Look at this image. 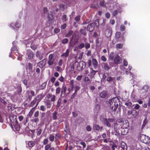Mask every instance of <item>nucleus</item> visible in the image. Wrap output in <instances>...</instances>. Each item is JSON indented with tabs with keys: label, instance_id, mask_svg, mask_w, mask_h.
I'll use <instances>...</instances> for the list:
<instances>
[{
	"label": "nucleus",
	"instance_id": "f257e3e1",
	"mask_svg": "<svg viewBox=\"0 0 150 150\" xmlns=\"http://www.w3.org/2000/svg\"><path fill=\"white\" fill-rule=\"evenodd\" d=\"M107 103L112 111H116L117 109L119 110L120 107V101L117 97H115L108 101Z\"/></svg>",
	"mask_w": 150,
	"mask_h": 150
},
{
	"label": "nucleus",
	"instance_id": "f03ea898",
	"mask_svg": "<svg viewBox=\"0 0 150 150\" xmlns=\"http://www.w3.org/2000/svg\"><path fill=\"white\" fill-rule=\"evenodd\" d=\"M56 56L54 53L50 54L48 57V64L49 66L55 64L56 63Z\"/></svg>",
	"mask_w": 150,
	"mask_h": 150
},
{
	"label": "nucleus",
	"instance_id": "7ed1b4c3",
	"mask_svg": "<svg viewBox=\"0 0 150 150\" xmlns=\"http://www.w3.org/2000/svg\"><path fill=\"white\" fill-rule=\"evenodd\" d=\"M84 42H81L79 43L78 46V47L79 49L81 50L82 48L85 47L86 49L87 50L90 47V45L88 42H86V39L84 40Z\"/></svg>",
	"mask_w": 150,
	"mask_h": 150
},
{
	"label": "nucleus",
	"instance_id": "20e7f679",
	"mask_svg": "<svg viewBox=\"0 0 150 150\" xmlns=\"http://www.w3.org/2000/svg\"><path fill=\"white\" fill-rule=\"evenodd\" d=\"M86 63L83 61H80L78 63L76 67L78 71H81L84 69L86 67Z\"/></svg>",
	"mask_w": 150,
	"mask_h": 150
},
{
	"label": "nucleus",
	"instance_id": "39448f33",
	"mask_svg": "<svg viewBox=\"0 0 150 150\" xmlns=\"http://www.w3.org/2000/svg\"><path fill=\"white\" fill-rule=\"evenodd\" d=\"M119 125L121 126V127L123 129H126L129 126L128 122L127 120H125L122 121L121 120H118Z\"/></svg>",
	"mask_w": 150,
	"mask_h": 150
},
{
	"label": "nucleus",
	"instance_id": "423d86ee",
	"mask_svg": "<svg viewBox=\"0 0 150 150\" xmlns=\"http://www.w3.org/2000/svg\"><path fill=\"white\" fill-rule=\"evenodd\" d=\"M140 140L143 143L147 144L150 142V138L144 134H142L140 136Z\"/></svg>",
	"mask_w": 150,
	"mask_h": 150
},
{
	"label": "nucleus",
	"instance_id": "0eeeda50",
	"mask_svg": "<svg viewBox=\"0 0 150 150\" xmlns=\"http://www.w3.org/2000/svg\"><path fill=\"white\" fill-rule=\"evenodd\" d=\"M113 61L115 64H120L122 62L121 58L117 55L115 56Z\"/></svg>",
	"mask_w": 150,
	"mask_h": 150
},
{
	"label": "nucleus",
	"instance_id": "6e6552de",
	"mask_svg": "<svg viewBox=\"0 0 150 150\" xmlns=\"http://www.w3.org/2000/svg\"><path fill=\"white\" fill-rule=\"evenodd\" d=\"M112 34V32L111 28L107 29L105 31V35L108 38L110 37Z\"/></svg>",
	"mask_w": 150,
	"mask_h": 150
},
{
	"label": "nucleus",
	"instance_id": "1a4fd4ad",
	"mask_svg": "<svg viewBox=\"0 0 150 150\" xmlns=\"http://www.w3.org/2000/svg\"><path fill=\"white\" fill-rule=\"evenodd\" d=\"M94 26L93 23H90L87 26V30L90 32H92L94 29Z\"/></svg>",
	"mask_w": 150,
	"mask_h": 150
},
{
	"label": "nucleus",
	"instance_id": "9d476101",
	"mask_svg": "<svg viewBox=\"0 0 150 150\" xmlns=\"http://www.w3.org/2000/svg\"><path fill=\"white\" fill-rule=\"evenodd\" d=\"M16 42L14 41L12 42L13 47L11 49V52L9 53V56L11 57V54L13 51H14L16 49Z\"/></svg>",
	"mask_w": 150,
	"mask_h": 150
},
{
	"label": "nucleus",
	"instance_id": "9b49d317",
	"mask_svg": "<svg viewBox=\"0 0 150 150\" xmlns=\"http://www.w3.org/2000/svg\"><path fill=\"white\" fill-rule=\"evenodd\" d=\"M92 64L94 69H96L98 66V63L96 59H92Z\"/></svg>",
	"mask_w": 150,
	"mask_h": 150
},
{
	"label": "nucleus",
	"instance_id": "f8f14e48",
	"mask_svg": "<svg viewBox=\"0 0 150 150\" xmlns=\"http://www.w3.org/2000/svg\"><path fill=\"white\" fill-rule=\"evenodd\" d=\"M27 55L29 59H33V53L30 50H27Z\"/></svg>",
	"mask_w": 150,
	"mask_h": 150
},
{
	"label": "nucleus",
	"instance_id": "ddd939ff",
	"mask_svg": "<svg viewBox=\"0 0 150 150\" xmlns=\"http://www.w3.org/2000/svg\"><path fill=\"white\" fill-rule=\"evenodd\" d=\"M102 68L105 71H108L110 69V67L107 63H103L102 64Z\"/></svg>",
	"mask_w": 150,
	"mask_h": 150
},
{
	"label": "nucleus",
	"instance_id": "4468645a",
	"mask_svg": "<svg viewBox=\"0 0 150 150\" xmlns=\"http://www.w3.org/2000/svg\"><path fill=\"white\" fill-rule=\"evenodd\" d=\"M35 56L40 59L41 60L43 57L44 54L43 53L40 52L39 51H37L36 53Z\"/></svg>",
	"mask_w": 150,
	"mask_h": 150
},
{
	"label": "nucleus",
	"instance_id": "2eb2a0df",
	"mask_svg": "<svg viewBox=\"0 0 150 150\" xmlns=\"http://www.w3.org/2000/svg\"><path fill=\"white\" fill-rule=\"evenodd\" d=\"M67 87L66 86H63L61 91V96L62 97L64 96L67 90Z\"/></svg>",
	"mask_w": 150,
	"mask_h": 150
},
{
	"label": "nucleus",
	"instance_id": "dca6fc26",
	"mask_svg": "<svg viewBox=\"0 0 150 150\" xmlns=\"http://www.w3.org/2000/svg\"><path fill=\"white\" fill-rule=\"evenodd\" d=\"M45 105L47 108L50 109L51 107L52 103L51 101L49 100H46L45 101Z\"/></svg>",
	"mask_w": 150,
	"mask_h": 150
},
{
	"label": "nucleus",
	"instance_id": "f3484780",
	"mask_svg": "<svg viewBox=\"0 0 150 150\" xmlns=\"http://www.w3.org/2000/svg\"><path fill=\"white\" fill-rule=\"evenodd\" d=\"M45 61L43 60L38 63V65L39 67L42 68L45 66Z\"/></svg>",
	"mask_w": 150,
	"mask_h": 150
},
{
	"label": "nucleus",
	"instance_id": "a211bd4d",
	"mask_svg": "<svg viewBox=\"0 0 150 150\" xmlns=\"http://www.w3.org/2000/svg\"><path fill=\"white\" fill-rule=\"evenodd\" d=\"M99 5L96 1H94L91 6V8H97L99 7Z\"/></svg>",
	"mask_w": 150,
	"mask_h": 150
},
{
	"label": "nucleus",
	"instance_id": "6ab92c4d",
	"mask_svg": "<svg viewBox=\"0 0 150 150\" xmlns=\"http://www.w3.org/2000/svg\"><path fill=\"white\" fill-rule=\"evenodd\" d=\"M125 105L127 106L129 109H131L132 107L134 105H132V103L129 101H127L125 103Z\"/></svg>",
	"mask_w": 150,
	"mask_h": 150
},
{
	"label": "nucleus",
	"instance_id": "aec40b11",
	"mask_svg": "<svg viewBox=\"0 0 150 150\" xmlns=\"http://www.w3.org/2000/svg\"><path fill=\"white\" fill-rule=\"evenodd\" d=\"M121 147L123 149V150H127V146L126 144L124 142H122L121 143Z\"/></svg>",
	"mask_w": 150,
	"mask_h": 150
},
{
	"label": "nucleus",
	"instance_id": "412c9836",
	"mask_svg": "<svg viewBox=\"0 0 150 150\" xmlns=\"http://www.w3.org/2000/svg\"><path fill=\"white\" fill-rule=\"evenodd\" d=\"M93 127L94 129L98 131L100 129L101 130L103 129L102 127H100L98 125H94L93 126Z\"/></svg>",
	"mask_w": 150,
	"mask_h": 150
},
{
	"label": "nucleus",
	"instance_id": "4be33fe9",
	"mask_svg": "<svg viewBox=\"0 0 150 150\" xmlns=\"http://www.w3.org/2000/svg\"><path fill=\"white\" fill-rule=\"evenodd\" d=\"M90 74L92 76H94L96 74V73L97 72V71L94 70L92 68H90Z\"/></svg>",
	"mask_w": 150,
	"mask_h": 150
},
{
	"label": "nucleus",
	"instance_id": "5701e85b",
	"mask_svg": "<svg viewBox=\"0 0 150 150\" xmlns=\"http://www.w3.org/2000/svg\"><path fill=\"white\" fill-rule=\"evenodd\" d=\"M132 116L134 117H135L138 114L137 111L134 109L132 110Z\"/></svg>",
	"mask_w": 150,
	"mask_h": 150
},
{
	"label": "nucleus",
	"instance_id": "b1692460",
	"mask_svg": "<svg viewBox=\"0 0 150 150\" xmlns=\"http://www.w3.org/2000/svg\"><path fill=\"white\" fill-rule=\"evenodd\" d=\"M69 50L68 49H67L66 52L65 53H63L61 56L67 57L69 56Z\"/></svg>",
	"mask_w": 150,
	"mask_h": 150
},
{
	"label": "nucleus",
	"instance_id": "393cba45",
	"mask_svg": "<svg viewBox=\"0 0 150 150\" xmlns=\"http://www.w3.org/2000/svg\"><path fill=\"white\" fill-rule=\"evenodd\" d=\"M14 127L17 131H19V130L20 127L18 121L16 120V124L14 126Z\"/></svg>",
	"mask_w": 150,
	"mask_h": 150
},
{
	"label": "nucleus",
	"instance_id": "a878e982",
	"mask_svg": "<svg viewBox=\"0 0 150 150\" xmlns=\"http://www.w3.org/2000/svg\"><path fill=\"white\" fill-rule=\"evenodd\" d=\"M106 91H103L102 92H101L100 94V97L102 98H105V96H106Z\"/></svg>",
	"mask_w": 150,
	"mask_h": 150
},
{
	"label": "nucleus",
	"instance_id": "bb28decb",
	"mask_svg": "<svg viewBox=\"0 0 150 150\" xmlns=\"http://www.w3.org/2000/svg\"><path fill=\"white\" fill-rule=\"evenodd\" d=\"M60 10L62 11H63L66 8V6L64 4H61L59 5Z\"/></svg>",
	"mask_w": 150,
	"mask_h": 150
},
{
	"label": "nucleus",
	"instance_id": "cd10ccee",
	"mask_svg": "<svg viewBox=\"0 0 150 150\" xmlns=\"http://www.w3.org/2000/svg\"><path fill=\"white\" fill-rule=\"evenodd\" d=\"M148 122V120L147 119V117H146L143 121V124L142 125V128L143 129L147 124Z\"/></svg>",
	"mask_w": 150,
	"mask_h": 150
},
{
	"label": "nucleus",
	"instance_id": "c85d7f7f",
	"mask_svg": "<svg viewBox=\"0 0 150 150\" xmlns=\"http://www.w3.org/2000/svg\"><path fill=\"white\" fill-rule=\"evenodd\" d=\"M47 84V82H45L43 83L40 86V90H43Z\"/></svg>",
	"mask_w": 150,
	"mask_h": 150
},
{
	"label": "nucleus",
	"instance_id": "c756f323",
	"mask_svg": "<svg viewBox=\"0 0 150 150\" xmlns=\"http://www.w3.org/2000/svg\"><path fill=\"white\" fill-rule=\"evenodd\" d=\"M73 33V31L71 30H70L68 33L66 34V37H69L70 36H71V35H72V34Z\"/></svg>",
	"mask_w": 150,
	"mask_h": 150
},
{
	"label": "nucleus",
	"instance_id": "7c9ffc66",
	"mask_svg": "<svg viewBox=\"0 0 150 150\" xmlns=\"http://www.w3.org/2000/svg\"><path fill=\"white\" fill-rule=\"evenodd\" d=\"M100 6L103 7H105L106 6V4L104 1H102L100 2Z\"/></svg>",
	"mask_w": 150,
	"mask_h": 150
},
{
	"label": "nucleus",
	"instance_id": "2f4dec72",
	"mask_svg": "<svg viewBox=\"0 0 150 150\" xmlns=\"http://www.w3.org/2000/svg\"><path fill=\"white\" fill-rule=\"evenodd\" d=\"M57 112L56 111H54L52 113V119L53 120H56L57 118Z\"/></svg>",
	"mask_w": 150,
	"mask_h": 150
},
{
	"label": "nucleus",
	"instance_id": "473e14b6",
	"mask_svg": "<svg viewBox=\"0 0 150 150\" xmlns=\"http://www.w3.org/2000/svg\"><path fill=\"white\" fill-rule=\"evenodd\" d=\"M114 53L113 52H112L110 53L109 56V59L110 61H113L114 58Z\"/></svg>",
	"mask_w": 150,
	"mask_h": 150
},
{
	"label": "nucleus",
	"instance_id": "72a5a7b5",
	"mask_svg": "<svg viewBox=\"0 0 150 150\" xmlns=\"http://www.w3.org/2000/svg\"><path fill=\"white\" fill-rule=\"evenodd\" d=\"M35 109V108H34V107H33L32 108V109L29 112V113L28 114V115L29 116L31 117L32 116Z\"/></svg>",
	"mask_w": 150,
	"mask_h": 150
},
{
	"label": "nucleus",
	"instance_id": "f704fd0d",
	"mask_svg": "<svg viewBox=\"0 0 150 150\" xmlns=\"http://www.w3.org/2000/svg\"><path fill=\"white\" fill-rule=\"evenodd\" d=\"M99 20L98 19L95 21L93 24H94V26L95 25L96 27H98L99 26Z\"/></svg>",
	"mask_w": 150,
	"mask_h": 150
},
{
	"label": "nucleus",
	"instance_id": "c9c22d12",
	"mask_svg": "<svg viewBox=\"0 0 150 150\" xmlns=\"http://www.w3.org/2000/svg\"><path fill=\"white\" fill-rule=\"evenodd\" d=\"M35 144V143L33 141H30L28 143V145L29 147H32Z\"/></svg>",
	"mask_w": 150,
	"mask_h": 150
},
{
	"label": "nucleus",
	"instance_id": "e433bc0d",
	"mask_svg": "<svg viewBox=\"0 0 150 150\" xmlns=\"http://www.w3.org/2000/svg\"><path fill=\"white\" fill-rule=\"evenodd\" d=\"M107 119L106 118H104L103 116L101 115L100 116V120L101 122H103L104 123V122H106V121Z\"/></svg>",
	"mask_w": 150,
	"mask_h": 150
},
{
	"label": "nucleus",
	"instance_id": "4c0bfd02",
	"mask_svg": "<svg viewBox=\"0 0 150 150\" xmlns=\"http://www.w3.org/2000/svg\"><path fill=\"white\" fill-rule=\"evenodd\" d=\"M123 47V44L121 43L117 44L116 45V47L117 48L122 49Z\"/></svg>",
	"mask_w": 150,
	"mask_h": 150
},
{
	"label": "nucleus",
	"instance_id": "58836bf2",
	"mask_svg": "<svg viewBox=\"0 0 150 150\" xmlns=\"http://www.w3.org/2000/svg\"><path fill=\"white\" fill-rule=\"evenodd\" d=\"M41 95H39L37 96L35 98V100H39V101H40L41 100Z\"/></svg>",
	"mask_w": 150,
	"mask_h": 150
},
{
	"label": "nucleus",
	"instance_id": "ea45409f",
	"mask_svg": "<svg viewBox=\"0 0 150 150\" xmlns=\"http://www.w3.org/2000/svg\"><path fill=\"white\" fill-rule=\"evenodd\" d=\"M67 16L66 15H63L62 17V20L63 22H66L67 21Z\"/></svg>",
	"mask_w": 150,
	"mask_h": 150
},
{
	"label": "nucleus",
	"instance_id": "a19ab883",
	"mask_svg": "<svg viewBox=\"0 0 150 150\" xmlns=\"http://www.w3.org/2000/svg\"><path fill=\"white\" fill-rule=\"evenodd\" d=\"M148 86L147 85H144L142 89V90H144V91L146 92L148 89Z\"/></svg>",
	"mask_w": 150,
	"mask_h": 150
},
{
	"label": "nucleus",
	"instance_id": "79ce46f5",
	"mask_svg": "<svg viewBox=\"0 0 150 150\" xmlns=\"http://www.w3.org/2000/svg\"><path fill=\"white\" fill-rule=\"evenodd\" d=\"M109 75V74L108 73H104L103 75V78L104 79H105V78L108 77Z\"/></svg>",
	"mask_w": 150,
	"mask_h": 150
},
{
	"label": "nucleus",
	"instance_id": "37998d69",
	"mask_svg": "<svg viewBox=\"0 0 150 150\" xmlns=\"http://www.w3.org/2000/svg\"><path fill=\"white\" fill-rule=\"evenodd\" d=\"M54 136L52 135H50L49 137V140L51 142H53L54 141Z\"/></svg>",
	"mask_w": 150,
	"mask_h": 150
},
{
	"label": "nucleus",
	"instance_id": "c03bdc74",
	"mask_svg": "<svg viewBox=\"0 0 150 150\" xmlns=\"http://www.w3.org/2000/svg\"><path fill=\"white\" fill-rule=\"evenodd\" d=\"M84 81L85 82L87 83H90L91 81L89 80L88 77H86L84 79Z\"/></svg>",
	"mask_w": 150,
	"mask_h": 150
},
{
	"label": "nucleus",
	"instance_id": "a18cd8bd",
	"mask_svg": "<svg viewBox=\"0 0 150 150\" xmlns=\"http://www.w3.org/2000/svg\"><path fill=\"white\" fill-rule=\"evenodd\" d=\"M68 39L67 38H65L62 40V43L63 44H65L68 42Z\"/></svg>",
	"mask_w": 150,
	"mask_h": 150
},
{
	"label": "nucleus",
	"instance_id": "49530a36",
	"mask_svg": "<svg viewBox=\"0 0 150 150\" xmlns=\"http://www.w3.org/2000/svg\"><path fill=\"white\" fill-rule=\"evenodd\" d=\"M74 88H75V93H77V92L80 89V87L79 86H75Z\"/></svg>",
	"mask_w": 150,
	"mask_h": 150
},
{
	"label": "nucleus",
	"instance_id": "de8ad7c7",
	"mask_svg": "<svg viewBox=\"0 0 150 150\" xmlns=\"http://www.w3.org/2000/svg\"><path fill=\"white\" fill-rule=\"evenodd\" d=\"M80 32L81 34L84 35H86V33L85 29H81L80 30Z\"/></svg>",
	"mask_w": 150,
	"mask_h": 150
},
{
	"label": "nucleus",
	"instance_id": "09e8293b",
	"mask_svg": "<svg viewBox=\"0 0 150 150\" xmlns=\"http://www.w3.org/2000/svg\"><path fill=\"white\" fill-rule=\"evenodd\" d=\"M121 33L120 32H117L115 34V37L117 38H119L120 37Z\"/></svg>",
	"mask_w": 150,
	"mask_h": 150
},
{
	"label": "nucleus",
	"instance_id": "8fccbe9b",
	"mask_svg": "<svg viewBox=\"0 0 150 150\" xmlns=\"http://www.w3.org/2000/svg\"><path fill=\"white\" fill-rule=\"evenodd\" d=\"M61 101V100L60 98H59L57 104V108H58L60 106V103Z\"/></svg>",
	"mask_w": 150,
	"mask_h": 150
},
{
	"label": "nucleus",
	"instance_id": "3c124183",
	"mask_svg": "<svg viewBox=\"0 0 150 150\" xmlns=\"http://www.w3.org/2000/svg\"><path fill=\"white\" fill-rule=\"evenodd\" d=\"M80 20V16H77L75 17L74 18V20L77 22L79 21Z\"/></svg>",
	"mask_w": 150,
	"mask_h": 150
},
{
	"label": "nucleus",
	"instance_id": "603ef678",
	"mask_svg": "<svg viewBox=\"0 0 150 150\" xmlns=\"http://www.w3.org/2000/svg\"><path fill=\"white\" fill-rule=\"evenodd\" d=\"M74 36H73L71 38V41L69 43V46L70 47H72L74 46V45L73 44V42H71V40H72Z\"/></svg>",
	"mask_w": 150,
	"mask_h": 150
},
{
	"label": "nucleus",
	"instance_id": "864d4df0",
	"mask_svg": "<svg viewBox=\"0 0 150 150\" xmlns=\"http://www.w3.org/2000/svg\"><path fill=\"white\" fill-rule=\"evenodd\" d=\"M86 130L88 132L90 131L91 130V127L89 125H88L86 127Z\"/></svg>",
	"mask_w": 150,
	"mask_h": 150
},
{
	"label": "nucleus",
	"instance_id": "5fc2aeb1",
	"mask_svg": "<svg viewBox=\"0 0 150 150\" xmlns=\"http://www.w3.org/2000/svg\"><path fill=\"white\" fill-rule=\"evenodd\" d=\"M114 78L112 77L111 76H110V77H108L107 79V81L110 82L111 81H113V80H114Z\"/></svg>",
	"mask_w": 150,
	"mask_h": 150
},
{
	"label": "nucleus",
	"instance_id": "6e6d98bb",
	"mask_svg": "<svg viewBox=\"0 0 150 150\" xmlns=\"http://www.w3.org/2000/svg\"><path fill=\"white\" fill-rule=\"evenodd\" d=\"M36 103V100H33L31 103L30 104V107H33L34 105Z\"/></svg>",
	"mask_w": 150,
	"mask_h": 150
},
{
	"label": "nucleus",
	"instance_id": "4d7b16f0",
	"mask_svg": "<svg viewBox=\"0 0 150 150\" xmlns=\"http://www.w3.org/2000/svg\"><path fill=\"white\" fill-rule=\"evenodd\" d=\"M51 147V145L50 144H47L46 145L45 147V150H48Z\"/></svg>",
	"mask_w": 150,
	"mask_h": 150
},
{
	"label": "nucleus",
	"instance_id": "13d9d810",
	"mask_svg": "<svg viewBox=\"0 0 150 150\" xmlns=\"http://www.w3.org/2000/svg\"><path fill=\"white\" fill-rule=\"evenodd\" d=\"M101 58L103 62H105L107 61V59L104 56H101Z\"/></svg>",
	"mask_w": 150,
	"mask_h": 150
},
{
	"label": "nucleus",
	"instance_id": "bf43d9fd",
	"mask_svg": "<svg viewBox=\"0 0 150 150\" xmlns=\"http://www.w3.org/2000/svg\"><path fill=\"white\" fill-rule=\"evenodd\" d=\"M104 124H106V125L108 127H110V126L111 125L110 123V122L108 121L107 119L106 120V122H105L104 123Z\"/></svg>",
	"mask_w": 150,
	"mask_h": 150
},
{
	"label": "nucleus",
	"instance_id": "052dcab7",
	"mask_svg": "<svg viewBox=\"0 0 150 150\" xmlns=\"http://www.w3.org/2000/svg\"><path fill=\"white\" fill-rule=\"evenodd\" d=\"M15 25L16 28H19L21 27V25L20 23L17 22L15 23Z\"/></svg>",
	"mask_w": 150,
	"mask_h": 150
},
{
	"label": "nucleus",
	"instance_id": "680f3d73",
	"mask_svg": "<svg viewBox=\"0 0 150 150\" xmlns=\"http://www.w3.org/2000/svg\"><path fill=\"white\" fill-rule=\"evenodd\" d=\"M120 30L122 31H124L125 30V27L123 25H122L120 26Z\"/></svg>",
	"mask_w": 150,
	"mask_h": 150
},
{
	"label": "nucleus",
	"instance_id": "e2e57ef3",
	"mask_svg": "<svg viewBox=\"0 0 150 150\" xmlns=\"http://www.w3.org/2000/svg\"><path fill=\"white\" fill-rule=\"evenodd\" d=\"M60 91V89L59 87L57 88L56 90V93L59 94V93Z\"/></svg>",
	"mask_w": 150,
	"mask_h": 150
},
{
	"label": "nucleus",
	"instance_id": "0e129e2a",
	"mask_svg": "<svg viewBox=\"0 0 150 150\" xmlns=\"http://www.w3.org/2000/svg\"><path fill=\"white\" fill-rule=\"evenodd\" d=\"M135 106L133 108L134 109L138 110L139 109L140 106L138 104L134 105Z\"/></svg>",
	"mask_w": 150,
	"mask_h": 150
},
{
	"label": "nucleus",
	"instance_id": "69168bd1",
	"mask_svg": "<svg viewBox=\"0 0 150 150\" xmlns=\"http://www.w3.org/2000/svg\"><path fill=\"white\" fill-rule=\"evenodd\" d=\"M50 101L52 102H54L55 100L56 96L55 95H53Z\"/></svg>",
	"mask_w": 150,
	"mask_h": 150
},
{
	"label": "nucleus",
	"instance_id": "338daca9",
	"mask_svg": "<svg viewBox=\"0 0 150 150\" xmlns=\"http://www.w3.org/2000/svg\"><path fill=\"white\" fill-rule=\"evenodd\" d=\"M28 68L30 70H32L33 66L32 64L30 63H29L28 64Z\"/></svg>",
	"mask_w": 150,
	"mask_h": 150
},
{
	"label": "nucleus",
	"instance_id": "774afa93",
	"mask_svg": "<svg viewBox=\"0 0 150 150\" xmlns=\"http://www.w3.org/2000/svg\"><path fill=\"white\" fill-rule=\"evenodd\" d=\"M39 120V119L38 118H35L32 120V122L35 123H37L38 122Z\"/></svg>",
	"mask_w": 150,
	"mask_h": 150
}]
</instances>
